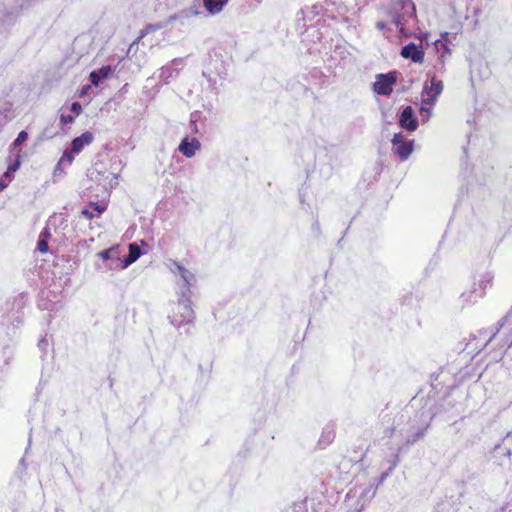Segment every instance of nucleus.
<instances>
[{
    "label": "nucleus",
    "instance_id": "obj_1",
    "mask_svg": "<svg viewBox=\"0 0 512 512\" xmlns=\"http://www.w3.org/2000/svg\"><path fill=\"white\" fill-rule=\"evenodd\" d=\"M176 307L173 310V314L169 316L170 323L177 329L181 327H187L185 329V334H192L191 328L193 327L195 313L191 307V296H189L188 292H183L180 295Z\"/></svg>",
    "mask_w": 512,
    "mask_h": 512
},
{
    "label": "nucleus",
    "instance_id": "obj_16",
    "mask_svg": "<svg viewBox=\"0 0 512 512\" xmlns=\"http://www.w3.org/2000/svg\"><path fill=\"white\" fill-rule=\"evenodd\" d=\"M228 3V0H203V6L212 15L218 14Z\"/></svg>",
    "mask_w": 512,
    "mask_h": 512
},
{
    "label": "nucleus",
    "instance_id": "obj_21",
    "mask_svg": "<svg viewBox=\"0 0 512 512\" xmlns=\"http://www.w3.org/2000/svg\"><path fill=\"white\" fill-rule=\"evenodd\" d=\"M178 73V70L173 68L171 65H166L161 68L160 79L168 83L170 78H173Z\"/></svg>",
    "mask_w": 512,
    "mask_h": 512
},
{
    "label": "nucleus",
    "instance_id": "obj_26",
    "mask_svg": "<svg viewBox=\"0 0 512 512\" xmlns=\"http://www.w3.org/2000/svg\"><path fill=\"white\" fill-rule=\"evenodd\" d=\"M113 253H114V249L113 248H109V249H105V250L100 251L97 255L101 259H103L104 261H107V260L112 258Z\"/></svg>",
    "mask_w": 512,
    "mask_h": 512
},
{
    "label": "nucleus",
    "instance_id": "obj_20",
    "mask_svg": "<svg viewBox=\"0 0 512 512\" xmlns=\"http://www.w3.org/2000/svg\"><path fill=\"white\" fill-rule=\"evenodd\" d=\"M334 437H335V433H334L333 427L330 425H327L326 427L323 428L321 437L319 439V444L326 446L333 441Z\"/></svg>",
    "mask_w": 512,
    "mask_h": 512
},
{
    "label": "nucleus",
    "instance_id": "obj_24",
    "mask_svg": "<svg viewBox=\"0 0 512 512\" xmlns=\"http://www.w3.org/2000/svg\"><path fill=\"white\" fill-rule=\"evenodd\" d=\"M75 120V116L72 115V114H64L62 113L60 115V124L62 126V128L65 126V125H68V124H72Z\"/></svg>",
    "mask_w": 512,
    "mask_h": 512
},
{
    "label": "nucleus",
    "instance_id": "obj_5",
    "mask_svg": "<svg viewBox=\"0 0 512 512\" xmlns=\"http://www.w3.org/2000/svg\"><path fill=\"white\" fill-rule=\"evenodd\" d=\"M392 151L401 161H406L414 151V140L406 139L401 133H395L391 139Z\"/></svg>",
    "mask_w": 512,
    "mask_h": 512
},
{
    "label": "nucleus",
    "instance_id": "obj_12",
    "mask_svg": "<svg viewBox=\"0 0 512 512\" xmlns=\"http://www.w3.org/2000/svg\"><path fill=\"white\" fill-rule=\"evenodd\" d=\"M144 254V251L141 249V247L133 242L130 243L128 246V254L123 257L121 260V268L125 269L128 266H130L132 263H134L136 260L140 258Z\"/></svg>",
    "mask_w": 512,
    "mask_h": 512
},
{
    "label": "nucleus",
    "instance_id": "obj_18",
    "mask_svg": "<svg viewBox=\"0 0 512 512\" xmlns=\"http://www.w3.org/2000/svg\"><path fill=\"white\" fill-rule=\"evenodd\" d=\"M430 426V422H427L420 426L414 433L410 434L406 438L407 445H413L425 436L427 429Z\"/></svg>",
    "mask_w": 512,
    "mask_h": 512
},
{
    "label": "nucleus",
    "instance_id": "obj_6",
    "mask_svg": "<svg viewBox=\"0 0 512 512\" xmlns=\"http://www.w3.org/2000/svg\"><path fill=\"white\" fill-rule=\"evenodd\" d=\"M31 0H24L18 8H5L2 17L0 18V33L7 30L14 25L21 11L26 10L30 6Z\"/></svg>",
    "mask_w": 512,
    "mask_h": 512
},
{
    "label": "nucleus",
    "instance_id": "obj_3",
    "mask_svg": "<svg viewBox=\"0 0 512 512\" xmlns=\"http://www.w3.org/2000/svg\"><path fill=\"white\" fill-rule=\"evenodd\" d=\"M387 14L399 32L404 30L406 22L416 17V6L412 0H391L387 7Z\"/></svg>",
    "mask_w": 512,
    "mask_h": 512
},
{
    "label": "nucleus",
    "instance_id": "obj_23",
    "mask_svg": "<svg viewBox=\"0 0 512 512\" xmlns=\"http://www.w3.org/2000/svg\"><path fill=\"white\" fill-rule=\"evenodd\" d=\"M28 139V133L25 130H22L18 133L16 139L13 141L12 146L14 148L19 147Z\"/></svg>",
    "mask_w": 512,
    "mask_h": 512
},
{
    "label": "nucleus",
    "instance_id": "obj_17",
    "mask_svg": "<svg viewBox=\"0 0 512 512\" xmlns=\"http://www.w3.org/2000/svg\"><path fill=\"white\" fill-rule=\"evenodd\" d=\"M182 285H180V295H182L183 292H188L189 296H191V290L190 287L195 282V276L194 274L187 270L186 272H183L181 276Z\"/></svg>",
    "mask_w": 512,
    "mask_h": 512
},
{
    "label": "nucleus",
    "instance_id": "obj_4",
    "mask_svg": "<svg viewBox=\"0 0 512 512\" xmlns=\"http://www.w3.org/2000/svg\"><path fill=\"white\" fill-rule=\"evenodd\" d=\"M399 72L396 70L376 75V81L373 83V90L381 96H389L393 91V86L397 83Z\"/></svg>",
    "mask_w": 512,
    "mask_h": 512
},
{
    "label": "nucleus",
    "instance_id": "obj_31",
    "mask_svg": "<svg viewBox=\"0 0 512 512\" xmlns=\"http://www.w3.org/2000/svg\"><path fill=\"white\" fill-rule=\"evenodd\" d=\"M3 354H4V356H5L4 363H5V365H8V364H9V361H10V359H11V356H12V354H13V351H12V349H11L10 347H8V346H7V347H5V348L3 349Z\"/></svg>",
    "mask_w": 512,
    "mask_h": 512
},
{
    "label": "nucleus",
    "instance_id": "obj_2",
    "mask_svg": "<svg viewBox=\"0 0 512 512\" xmlns=\"http://www.w3.org/2000/svg\"><path fill=\"white\" fill-rule=\"evenodd\" d=\"M493 274L487 270L480 271L476 270L473 274V285L472 287L464 291L460 300L462 305H470L476 303L480 298L485 295L487 287L492 285Z\"/></svg>",
    "mask_w": 512,
    "mask_h": 512
},
{
    "label": "nucleus",
    "instance_id": "obj_8",
    "mask_svg": "<svg viewBox=\"0 0 512 512\" xmlns=\"http://www.w3.org/2000/svg\"><path fill=\"white\" fill-rule=\"evenodd\" d=\"M443 83L441 80L435 77L431 78L430 85H425L423 88L422 96L424 97V103L433 106L442 93Z\"/></svg>",
    "mask_w": 512,
    "mask_h": 512
},
{
    "label": "nucleus",
    "instance_id": "obj_29",
    "mask_svg": "<svg viewBox=\"0 0 512 512\" xmlns=\"http://www.w3.org/2000/svg\"><path fill=\"white\" fill-rule=\"evenodd\" d=\"M70 110L74 116H78L82 113V105L79 102H73L70 106Z\"/></svg>",
    "mask_w": 512,
    "mask_h": 512
},
{
    "label": "nucleus",
    "instance_id": "obj_45",
    "mask_svg": "<svg viewBox=\"0 0 512 512\" xmlns=\"http://www.w3.org/2000/svg\"><path fill=\"white\" fill-rule=\"evenodd\" d=\"M403 418H405V415L402 413V414L400 415V419H403Z\"/></svg>",
    "mask_w": 512,
    "mask_h": 512
},
{
    "label": "nucleus",
    "instance_id": "obj_13",
    "mask_svg": "<svg viewBox=\"0 0 512 512\" xmlns=\"http://www.w3.org/2000/svg\"><path fill=\"white\" fill-rule=\"evenodd\" d=\"M112 73L113 68L110 65H105L97 70H93L89 75L91 85L98 87L101 83L108 79Z\"/></svg>",
    "mask_w": 512,
    "mask_h": 512
},
{
    "label": "nucleus",
    "instance_id": "obj_35",
    "mask_svg": "<svg viewBox=\"0 0 512 512\" xmlns=\"http://www.w3.org/2000/svg\"><path fill=\"white\" fill-rule=\"evenodd\" d=\"M13 177L14 173L10 171L9 168H7V170L3 173L1 178L5 179L9 183L13 179Z\"/></svg>",
    "mask_w": 512,
    "mask_h": 512
},
{
    "label": "nucleus",
    "instance_id": "obj_41",
    "mask_svg": "<svg viewBox=\"0 0 512 512\" xmlns=\"http://www.w3.org/2000/svg\"><path fill=\"white\" fill-rule=\"evenodd\" d=\"M7 186H8V182L5 179L1 178L0 179V192L3 191Z\"/></svg>",
    "mask_w": 512,
    "mask_h": 512
},
{
    "label": "nucleus",
    "instance_id": "obj_25",
    "mask_svg": "<svg viewBox=\"0 0 512 512\" xmlns=\"http://www.w3.org/2000/svg\"><path fill=\"white\" fill-rule=\"evenodd\" d=\"M37 250L41 253H47L49 250L48 241L46 239H38Z\"/></svg>",
    "mask_w": 512,
    "mask_h": 512
},
{
    "label": "nucleus",
    "instance_id": "obj_38",
    "mask_svg": "<svg viewBox=\"0 0 512 512\" xmlns=\"http://www.w3.org/2000/svg\"><path fill=\"white\" fill-rule=\"evenodd\" d=\"M90 88H91V85H84V86L81 88L80 92H79V96H80V97H84V96L88 93V91L90 90Z\"/></svg>",
    "mask_w": 512,
    "mask_h": 512
},
{
    "label": "nucleus",
    "instance_id": "obj_11",
    "mask_svg": "<svg viewBox=\"0 0 512 512\" xmlns=\"http://www.w3.org/2000/svg\"><path fill=\"white\" fill-rule=\"evenodd\" d=\"M165 26H166V24H164V23H154V24L146 25L145 28L140 31L138 38L135 41H133V43L129 46L128 51H127V56L131 57L132 53L137 51L139 42L146 35H148L152 32H155L157 30H160V29L164 28Z\"/></svg>",
    "mask_w": 512,
    "mask_h": 512
},
{
    "label": "nucleus",
    "instance_id": "obj_14",
    "mask_svg": "<svg viewBox=\"0 0 512 512\" xmlns=\"http://www.w3.org/2000/svg\"><path fill=\"white\" fill-rule=\"evenodd\" d=\"M93 139H94L93 134L90 131H85L80 136L75 137L71 141V145H70L71 151L75 154L80 153L85 146L92 143Z\"/></svg>",
    "mask_w": 512,
    "mask_h": 512
},
{
    "label": "nucleus",
    "instance_id": "obj_15",
    "mask_svg": "<svg viewBox=\"0 0 512 512\" xmlns=\"http://www.w3.org/2000/svg\"><path fill=\"white\" fill-rule=\"evenodd\" d=\"M202 14L201 11L194 5L189 8L183 9L178 13H175L168 17L166 24L173 23L175 21H179L182 25L184 24V20L193 16H198Z\"/></svg>",
    "mask_w": 512,
    "mask_h": 512
},
{
    "label": "nucleus",
    "instance_id": "obj_33",
    "mask_svg": "<svg viewBox=\"0 0 512 512\" xmlns=\"http://www.w3.org/2000/svg\"><path fill=\"white\" fill-rule=\"evenodd\" d=\"M20 165H21V162H20V159H19V157H18V158H17L13 163H11V164L8 166V168L10 169V171H12L13 173H15V172L19 169Z\"/></svg>",
    "mask_w": 512,
    "mask_h": 512
},
{
    "label": "nucleus",
    "instance_id": "obj_7",
    "mask_svg": "<svg viewBox=\"0 0 512 512\" xmlns=\"http://www.w3.org/2000/svg\"><path fill=\"white\" fill-rule=\"evenodd\" d=\"M398 124L402 129L408 132H414L417 130L419 121L412 106L408 105L403 107L399 115Z\"/></svg>",
    "mask_w": 512,
    "mask_h": 512
},
{
    "label": "nucleus",
    "instance_id": "obj_9",
    "mask_svg": "<svg viewBox=\"0 0 512 512\" xmlns=\"http://www.w3.org/2000/svg\"><path fill=\"white\" fill-rule=\"evenodd\" d=\"M400 55L404 59H408L416 64H422L424 61L425 52L421 45L414 42H409L401 48Z\"/></svg>",
    "mask_w": 512,
    "mask_h": 512
},
{
    "label": "nucleus",
    "instance_id": "obj_34",
    "mask_svg": "<svg viewBox=\"0 0 512 512\" xmlns=\"http://www.w3.org/2000/svg\"><path fill=\"white\" fill-rule=\"evenodd\" d=\"M51 237V233H50V229L48 227H45L40 235H39V238L40 239H46L48 241V239Z\"/></svg>",
    "mask_w": 512,
    "mask_h": 512
},
{
    "label": "nucleus",
    "instance_id": "obj_28",
    "mask_svg": "<svg viewBox=\"0 0 512 512\" xmlns=\"http://www.w3.org/2000/svg\"><path fill=\"white\" fill-rule=\"evenodd\" d=\"M440 45L442 47H444V52L441 54V56L438 58V63L436 65V67H438L439 65L441 66V68H444V57H445V54L446 53H449L450 52V49L448 48V46L444 43H440Z\"/></svg>",
    "mask_w": 512,
    "mask_h": 512
},
{
    "label": "nucleus",
    "instance_id": "obj_27",
    "mask_svg": "<svg viewBox=\"0 0 512 512\" xmlns=\"http://www.w3.org/2000/svg\"><path fill=\"white\" fill-rule=\"evenodd\" d=\"M74 154L71 150L70 151H65L63 153V156L61 157V161L63 163H67L68 165H70L72 163V161L74 160Z\"/></svg>",
    "mask_w": 512,
    "mask_h": 512
},
{
    "label": "nucleus",
    "instance_id": "obj_44",
    "mask_svg": "<svg viewBox=\"0 0 512 512\" xmlns=\"http://www.w3.org/2000/svg\"><path fill=\"white\" fill-rule=\"evenodd\" d=\"M511 312H512V310L507 312V315H505V318H508V315H510Z\"/></svg>",
    "mask_w": 512,
    "mask_h": 512
},
{
    "label": "nucleus",
    "instance_id": "obj_43",
    "mask_svg": "<svg viewBox=\"0 0 512 512\" xmlns=\"http://www.w3.org/2000/svg\"><path fill=\"white\" fill-rule=\"evenodd\" d=\"M511 312H512V310L507 312V315H505V318H508V315H510Z\"/></svg>",
    "mask_w": 512,
    "mask_h": 512
},
{
    "label": "nucleus",
    "instance_id": "obj_36",
    "mask_svg": "<svg viewBox=\"0 0 512 512\" xmlns=\"http://www.w3.org/2000/svg\"><path fill=\"white\" fill-rule=\"evenodd\" d=\"M376 28L379 30V31H385V30H391L387 23L384 22V21H378L376 22Z\"/></svg>",
    "mask_w": 512,
    "mask_h": 512
},
{
    "label": "nucleus",
    "instance_id": "obj_42",
    "mask_svg": "<svg viewBox=\"0 0 512 512\" xmlns=\"http://www.w3.org/2000/svg\"><path fill=\"white\" fill-rule=\"evenodd\" d=\"M44 345L46 346L47 345V340L45 338H42L39 340L38 342V347L42 350Z\"/></svg>",
    "mask_w": 512,
    "mask_h": 512
},
{
    "label": "nucleus",
    "instance_id": "obj_39",
    "mask_svg": "<svg viewBox=\"0 0 512 512\" xmlns=\"http://www.w3.org/2000/svg\"><path fill=\"white\" fill-rule=\"evenodd\" d=\"M63 164H64V163H63L61 160H59V162L57 163V165H56V167H55V169H54V174H55V176H56L59 172H61V173L63 172V169H62V165H63Z\"/></svg>",
    "mask_w": 512,
    "mask_h": 512
},
{
    "label": "nucleus",
    "instance_id": "obj_40",
    "mask_svg": "<svg viewBox=\"0 0 512 512\" xmlns=\"http://www.w3.org/2000/svg\"><path fill=\"white\" fill-rule=\"evenodd\" d=\"M394 429H395L394 427L386 428L385 431H384V435L386 437H392Z\"/></svg>",
    "mask_w": 512,
    "mask_h": 512
},
{
    "label": "nucleus",
    "instance_id": "obj_19",
    "mask_svg": "<svg viewBox=\"0 0 512 512\" xmlns=\"http://www.w3.org/2000/svg\"><path fill=\"white\" fill-rule=\"evenodd\" d=\"M343 3L341 0H324L321 8L324 10L325 14L333 13L335 11L339 12L342 8Z\"/></svg>",
    "mask_w": 512,
    "mask_h": 512
},
{
    "label": "nucleus",
    "instance_id": "obj_10",
    "mask_svg": "<svg viewBox=\"0 0 512 512\" xmlns=\"http://www.w3.org/2000/svg\"><path fill=\"white\" fill-rule=\"evenodd\" d=\"M200 147L201 143L197 138L184 137L178 146V151L186 158H192Z\"/></svg>",
    "mask_w": 512,
    "mask_h": 512
},
{
    "label": "nucleus",
    "instance_id": "obj_37",
    "mask_svg": "<svg viewBox=\"0 0 512 512\" xmlns=\"http://www.w3.org/2000/svg\"><path fill=\"white\" fill-rule=\"evenodd\" d=\"M174 264H175V267H176V271L180 274V277H181L183 272H186L187 269L184 266H182L180 263H178V262H174Z\"/></svg>",
    "mask_w": 512,
    "mask_h": 512
},
{
    "label": "nucleus",
    "instance_id": "obj_32",
    "mask_svg": "<svg viewBox=\"0 0 512 512\" xmlns=\"http://www.w3.org/2000/svg\"><path fill=\"white\" fill-rule=\"evenodd\" d=\"M81 214L87 218V219H93L94 218V212L90 209V208H83L82 211H81Z\"/></svg>",
    "mask_w": 512,
    "mask_h": 512
},
{
    "label": "nucleus",
    "instance_id": "obj_30",
    "mask_svg": "<svg viewBox=\"0 0 512 512\" xmlns=\"http://www.w3.org/2000/svg\"><path fill=\"white\" fill-rule=\"evenodd\" d=\"M90 207L96 212L97 216H100L105 211V206L98 204L97 202H90Z\"/></svg>",
    "mask_w": 512,
    "mask_h": 512
},
{
    "label": "nucleus",
    "instance_id": "obj_22",
    "mask_svg": "<svg viewBox=\"0 0 512 512\" xmlns=\"http://www.w3.org/2000/svg\"><path fill=\"white\" fill-rule=\"evenodd\" d=\"M432 107L426 103H424V97L422 98L421 107H420V116L422 122H426L429 120L432 114Z\"/></svg>",
    "mask_w": 512,
    "mask_h": 512
}]
</instances>
